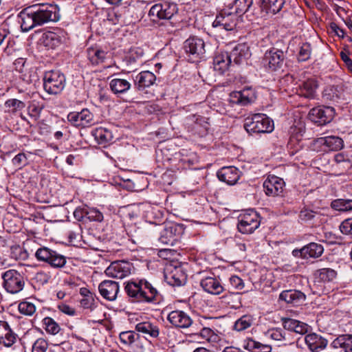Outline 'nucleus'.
Instances as JSON below:
<instances>
[{"instance_id": "1", "label": "nucleus", "mask_w": 352, "mask_h": 352, "mask_svg": "<svg viewBox=\"0 0 352 352\" xmlns=\"http://www.w3.org/2000/svg\"><path fill=\"white\" fill-rule=\"evenodd\" d=\"M19 17L22 30L28 32L36 26L58 21V8L50 3L36 4L21 11Z\"/></svg>"}, {"instance_id": "2", "label": "nucleus", "mask_w": 352, "mask_h": 352, "mask_svg": "<svg viewBox=\"0 0 352 352\" xmlns=\"http://www.w3.org/2000/svg\"><path fill=\"white\" fill-rule=\"evenodd\" d=\"M124 289L127 295L138 302L156 304L162 299L160 293L145 279L129 281Z\"/></svg>"}, {"instance_id": "3", "label": "nucleus", "mask_w": 352, "mask_h": 352, "mask_svg": "<svg viewBox=\"0 0 352 352\" xmlns=\"http://www.w3.org/2000/svg\"><path fill=\"white\" fill-rule=\"evenodd\" d=\"M243 127L251 135L268 133L274 130V122L265 114L255 113L245 119Z\"/></svg>"}, {"instance_id": "4", "label": "nucleus", "mask_w": 352, "mask_h": 352, "mask_svg": "<svg viewBox=\"0 0 352 352\" xmlns=\"http://www.w3.org/2000/svg\"><path fill=\"white\" fill-rule=\"evenodd\" d=\"M43 82V89L47 94L57 95L64 89L66 79L59 70H49L44 73Z\"/></svg>"}, {"instance_id": "5", "label": "nucleus", "mask_w": 352, "mask_h": 352, "mask_svg": "<svg viewBox=\"0 0 352 352\" xmlns=\"http://www.w3.org/2000/svg\"><path fill=\"white\" fill-rule=\"evenodd\" d=\"M209 45L197 36H191L184 43V48L188 55V59L192 63L199 62L206 58V54L209 49Z\"/></svg>"}, {"instance_id": "6", "label": "nucleus", "mask_w": 352, "mask_h": 352, "mask_svg": "<svg viewBox=\"0 0 352 352\" xmlns=\"http://www.w3.org/2000/svg\"><path fill=\"white\" fill-rule=\"evenodd\" d=\"M35 257L38 261L46 263L54 269L63 268L67 263L66 256L45 246L36 251Z\"/></svg>"}, {"instance_id": "7", "label": "nucleus", "mask_w": 352, "mask_h": 352, "mask_svg": "<svg viewBox=\"0 0 352 352\" xmlns=\"http://www.w3.org/2000/svg\"><path fill=\"white\" fill-rule=\"evenodd\" d=\"M177 12V5L175 3L164 1L152 6L148 16L153 21L157 22L170 19Z\"/></svg>"}, {"instance_id": "8", "label": "nucleus", "mask_w": 352, "mask_h": 352, "mask_svg": "<svg viewBox=\"0 0 352 352\" xmlns=\"http://www.w3.org/2000/svg\"><path fill=\"white\" fill-rule=\"evenodd\" d=\"M3 287L8 293L15 294L23 290L25 280L22 274L16 270H8L1 275Z\"/></svg>"}, {"instance_id": "9", "label": "nucleus", "mask_w": 352, "mask_h": 352, "mask_svg": "<svg viewBox=\"0 0 352 352\" xmlns=\"http://www.w3.org/2000/svg\"><path fill=\"white\" fill-rule=\"evenodd\" d=\"M260 223V215L255 210H249L239 216L237 229L242 234H252Z\"/></svg>"}, {"instance_id": "10", "label": "nucleus", "mask_w": 352, "mask_h": 352, "mask_svg": "<svg viewBox=\"0 0 352 352\" xmlns=\"http://www.w3.org/2000/svg\"><path fill=\"white\" fill-rule=\"evenodd\" d=\"M335 111L333 107L319 106L311 109L309 113V119L318 125H324L333 118Z\"/></svg>"}, {"instance_id": "11", "label": "nucleus", "mask_w": 352, "mask_h": 352, "mask_svg": "<svg viewBox=\"0 0 352 352\" xmlns=\"http://www.w3.org/2000/svg\"><path fill=\"white\" fill-rule=\"evenodd\" d=\"M132 268V263L124 261H118L111 263L105 270L104 273L107 276L122 279L131 274Z\"/></svg>"}, {"instance_id": "12", "label": "nucleus", "mask_w": 352, "mask_h": 352, "mask_svg": "<svg viewBox=\"0 0 352 352\" xmlns=\"http://www.w3.org/2000/svg\"><path fill=\"white\" fill-rule=\"evenodd\" d=\"M67 120L74 126L85 128L93 124L94 115L89 109H83L79 112H70Z\"/></svg>"}, {"instance_id": "13", "label": "nucleus", "mask_w": 352, "mask_h": 352, "mask_svg": "<svg viewBox=\"0 0 352 352\" xmlns=\"http://www.w3.org/2000/svg\"><path fill=\"white\" fill-rule=\"evenodd\" d=\"M285 58L282 50L273 47L265 53L263 63L266 67L276 71L282 67Z\"/></svg>"}, {"instance_id": "14", "label": "nucleus", "mask_w": 352, "mask_h": 352, "mask_svg": "<svg viewBox=\"0 0 352 352\" xmlns=\"http://www.w3.org/2000/svg\"><path fill=\"white\" fill-rule=\"evenodd\" d=\"M182 233V227L179 224H168L160 233L159 241L167 245H174Z\"/></svg>"}, {"instance_id": "15", "label": "nucleus", "mask_w": 352, "mask_h": 352, "mask_svg": "<svg viewBox=\"0 0 352 352\" xmlns=\"http://www.w3.org/2000/svg\"><path fill=\"white\" fill-rule=\"evenodd\" d=\"M238 16L232 12H221L217 15L212 27L226 31L233 30L237 24Z\"/></svg>"}, {"instance_id": "16", "label": "nucleus", "mask_w": 352, "mask_h": 352, "mask_svg": "<svg viewBox=\"0 0 352 352\" xmlns=\"http://www.w3.org/2000/svg\"><path fill=\"white\" fill-rule=\"evenodd\" d=\"M256 98L254 90L248 87L241 91L231 92L229 96V102L232 104L246 106L252 103Z\"/></svg>"}, {"instance_id": "17", "label": "nucleus", "mask_w": 352, "mask_h": 352, "mask_svg": "<svg viewBox=\"0 0 352 352\" xmlns=\"http://www.w3.org/2000/svg\"><path fill=\"white\" fill-rule=\"evenodd\" d=\"M263 186L266 195L280 196L283 192L285 182L282 178L277 176L269 175L264 181Z\"/></svg>"}, {"instance_id": "18", "label": "nucleus", "mask_w": 352, "mask_h": 352, "mask_svg": "<svg viewBox=\"0 0 352 352\" xmlns=\"http://www.w3.org/2000/svg\"><path fill=\"white\" fill-rule=\"evenodd\" d=\"M167 320L173 327L180 329L188 328L193 324L190 316L182 310L170 311L167 316Z\"/></svg>"}, {"instance_id": "19", "label": "nucleus", "mask_w": 352, "mask_h": 352, "mask_svg": "<svg viewBox=\"0 0 352 352\" xmlns=\"http://www.w3.org/2000/svg\"><path fill=\"white\" fill-rule=\"evenodd\" d=\"M100 295L109 301L115 300L119 292L118 283L114 280H104L98 286Z\"/></svg>"}, {"instance_id": "20", "label": "nucleus", "mask_w": 352, "mask_h": 352, "mask_svg": "<svg viewBox=\"0 0 352 352\" xmlns=\"http://www.w3.org/2000/svg\"><path fill=\"white\" fill-rule=\"evenodd\" d=\"M17 338V334L11 329L9 323L0 320V344L10 347L16 342Z\"/></svg>"}, {"instance_id": "21", "label": "nucleus", "mask_w": 352, "mask_h": 352, "mask_svg": "<svg viewBox=\"0 0 352 352\" xmlns=\"http://www.w3.org/2000/svg\"><path fill=\"white\" fill-rule=\"evenodd\" d=\"M42 43L46 47L55 49L65 42L66 36L63 31L47 32L42 36Z\"/></svg>"}, {"instance_id": "22", "label": "nucleus", "mask_w": 352, "mask_h": 352, "mask_svg": "<svg viewBox=\"0 0 352 352\" xmlns=\"http://www.w3.org/2000/svg\"><path fill=\"white\" fill-rule=\"evenodd\" d=\"M166 282L172 286L184 285L187 280V276L180 267H175L171 270H166L165 272Z\"/></svg>"}, {"instance_id": "23", "label": "nucleus", "mask_w": 352, "mask_h": 352, "mask_svg": "<svg viewBox=\"0 0 352 352\" xmlns=\"http://www.w3.org/2000/svg\"><path fill=\"white\" fill-rule=\"evenodd\" d=\"M200 285L207 293L219 295L224 290L219 278L215 276H207L201 279Z\"/></svg>"}, {"instance_id": "24", "label": "nucleus", "mask_w": 352, "mask_h": 352, "mask_svg": "<svg viewBox=\"0 0 352 352\" xmlns=\"http://www.w3.org/2000/svg\"><path fill=\"white\" fill-rule=\"evenodd\" d=\"M305 342L312 352H319L324 349L328 344V340L326 338L315 333L306 335Z\"/></svg>"}, {"instance_id": "25", "label": "nucleus", "mask_w": 352, "mask_h": 352, "mask_svg": "<svg viewBox=\"0 0 352 352\" xmlns=\"http://www.w3.org/2000/svg\"><path fill=\"white\" fill-rule=\"evenodd\" d=\"M305 294L296 289H288L283 291L279 295V300L285 301L288 304L297 306L305 302Z\"/></svg>"}, {"instance_id": "26", "label": "nucleus", "mask_w": 352, "mask_h": 352, "mask_svg": "<svg viewBox=\"0 0 352 352\" xmlns=\"http://www.w3.org/2000/svg\"><path fill=\"white\" fill-rule=\"evenodd\" d=\"M217 177L221 182L234 185L240 177L239 170L234 166L223 167L217 172Z\"/></svg>"}, {"instance_id": "27", "label": "nucleus", "mask_w": 352, "mask_h": 352, "mask_svg": "<svg viewBox=\"0 0 352 352\" xmlns=\"http://www.w3.org/2000/svg\"><path fill=\"white\" fill-rule=\"evenodd\" d=\"M229 55L234 63L239 65L249 58L251 53L247 44L239 43L233 48Z\"/></svg>"}, {"instance_id": "28", "label": "nucleus", "mask_w": 352, "mask_h": 352, "mask_svg": "<svg viewBox=\"0 0 352 352\" xmlns=\"http://www.w3.org/2000/svg\"><path fill=\"white\" fill-rule=\"evenodd\" d=\"M318 87V82L315 78H308L301 82L299 85L298 92L300 96H303L309 99H313L316 96V92Z\"/></svg>"}, {"instance_id": "29", "label": "nucleus", "mask_w": 352, "mask_h": 352, "mask_svg": "<svg viewBox=\"0 0 352 352\" xmlns=\"http://www.w3.org/2000/svg\"><path fill=\"white\" fill-rule=\"evenodd\" d=\"M156 80L155 75L149 71L140 72L135 78V84L139 90L150 87Z\"/></svg>"}, {"instance_id": "30", "label": "nucleus", "mask_w": 352, "mask_h": 352, "mask_svg": "<svg viewBox=\"0 0 352 352\" xmlns=\"http://www.w3.org/2000/svg\"><path fill=\"white\" fill-rule=\"evenodd\" d=\"M91 134L98 144L104 147L111 143L113 139L112 132L104 127L96 128L92 131Z\"/></svg>"}, {"instance_id": "31", "label": "nucleus", "mask_w": 352, "mask_h": 352, "mask_svg": "<svg viewBox=\"0 0 352 352\" xmlns=\"http://www.w3.org/2000/svg\"><path fill=\"white\" fill-rule=\"evenodd\" d=\"M231 62L229 54L227 52L218 53L213 59L214 69L222 74L228 70Z\"/></svg>"}, {"instance_id": "32", "label": "nucleus", "mask_w": 352, "mask_h": 352, "mask_svg": "<svg viewBox=\"0 0 352 352\" xmlns=\"http://www.w3.org/2000/svg\"><path fill=\"white\" fill-rule=\"evenodd\" d=\"M284 329L299 334H305L307 331V325L300 321L283 318L281 319Z\"/></svg>"}, {"instance_id": "33", "label": "nucleus", "mask_w": 352, "mask_h": 352, "mask_svg": "<svg viewBox=\"0 0 352 352\" xmlns=\"http://www.w3.org/2000/svg\"><path fill=\"white\" fill-rule=\"evenodd\" d=\"M87 58L93 65L104 63L106 58V52L98 46L90 47L87 50Z\"/></svg>"}, {"instance_id": "34", "label": "nucleus", "mask_w": 352, "mask_h": 352, "mask_svg": "<svg viewBox=\"0 0 352 352\" xmlns=\"http://www.w3.org/2000/svg\"><path fill=\"white\" fill-rule=\"evenodd\" d=\"M243 346L250 352H272V346L270 344H263L253 338L245 340Z\"/></svg>"}, {"instance_id": "35", "label": "nucleus", "mask_w": 352, "mask_h": 352, "mask_svg": "<svg viewBox=\"0 0 352 352\" xmlns=\"http://www.w3.org/2000/svg\"><path fill=\"white\" fill-rule=\"evenodd\" d=\"M285 0H262L261 9L267 14L274 15L281 11Z\"/></svg>"}, {"instance_id": "36", "label": "nucleus", "mask_w": 352, "mask_h": 352, "mask_svg": "<svg viewBox=\"0 0 352 352\" xmlns=\"http://www.w3.org/2000/svg\"><path fill=\"white\" fill-rule=\"evenodd\" d=\"M135 330L153 338H157L160 334L158 327L148 321L138 323L135 326Z\"/></svg>"}, {"instance_id": "37", "label": "nucleus", "mask_w": 352, "mask_h": 352, "mask_svg": "<svg viewBox=\"0 0 352 352\" xmlns=\"http://www.w3.org/2000/svg\"><path fill=\"white\" fill-rule=\"evenodd\" d=\"M324 248L320 244L310 243L302 247L303 258H318L323 253Z\"/></svg>"}, {"instance_id": "38", "label": "nucleus", "mask_w": 352, "mask_h": 352, "mask_svg": "<svg viewBox=\"0 0 352 352\" xmlns=\"http://www.w3.org/2000/svg\"><path fill=\"white\" fill-rule=\"evenodd\" d=\"M111 90L115 94H124L131 88V83L126 79L113 78L110 81Z\"/></svg>"}, {"instance_id": "39", "label": "nucleus", "mask_w": 352, "mask_h": 352, "mask_svg": "<svg viewBox=\"0 0 352 352\" xmlns=\"http://www.w3.org/2000/svg\"><path fill=\"white\" fill-rule=\"evenodd\" d=\"M314 275L320 281L329 283L336 278L337 272L331 268H322L316 270Z\"/></svg>"}, {"instance_id": "40", "label": "nucleus", "mask_w": 352, "mask_h": 352, "mask_svg": "<svg viewBox=\"0 0 352 352\" xmlns=\"http://www.w3.org/2000/svg\"><path fill=\"white\" fill-rule=\"evenodd\" d=\"M254 323V318L251 315H243L236 320L234 324L233 329L236 331H243L250 328Z\"/></svg>"}, {"instance_id": "41", "label": "nucleus", "mask_w": 352, "mask_h": 352, "mask_svg": "<svg viewBox=\"0 0 352 352\" xmlns=\"http://www.w3.org/2000/svg\"><path fill=\"white\" fill-rule=\"evenodd\" d=\"M253 3V0H234L231 9L234 10V14L242 15L245 14Z\"/></svg>"}, {"instance_id": "42", "label": "nucleus", "mask_w": 352, "mask_h": 352, "mask_svg": "<svg viewBox=\"0 0 352 352\" xmlns=\"http://www.w3.org/2000/svg\"><path fill=\"white\" fill-rule=\"evenodd\" d=\"M349 334H342L338 336L330 344V347L334 350L340 349L341 352H345L346 346H348Z\"/></svg>"}, {"instance_id": "43", "label": "nucleus", "mask_w": 352, "mask_h": 352, "mask_svg": "<svg viewBox=\"0 0 352 352\" xmlns=\"http://www.w3.org/2000/svg\"><path fill=\"white\" fill-rule=\"evenodd\" d=\"M331 206L336 210L347 212L352 210V199H338L333 200Z\"/></svg>"}, {"instance_id": "44", "label": "nucleus", "mask_w": 352, "mask_h": 352, "mask_svg": "<svg viewBox=\"0 0 352 352\" xmlns=\"http://www.w3.org/2000/svg\"><path fill=\"white\" fill-rule=\"evenodd\" d=\"M325 140L327 150L339 151L344 146L342 139L338 136H326Z\"/></svg>"}, {"instance_id": "45", "label": "nucleus", "mask_w": 352, "mask_h": 352, "mask_svg": "<svg viewBox=\"0 0 352 352\" xmlns=\"http://www.w3.org/2000/svg\"><path fill=\"white\" fill-rule=\"evenodd\" d=\"M119 338L123 344L131 346L140 338V336L133 331H126L120 333Z\"/></svg>"}, {"instance_id": "46", "label": "nucleus", "mask_w": 352, "mask_h": 352, "mask_svg": "<svg viewBox=\"0 0 352 352\" xmlns=\"http://www.w3.org/2000/svg\"><path fill=\"white\" fill-rule=\"evenodd\" d=\"M43 328L48 333L56 335L60 331V325L50 317L43 318Z\"/></svg>"}, {"instance_id": "47", "label": "nucleus", "mask_w": 352, "mask_h": 352, "mask_svg": "<svg viewBox=\"0 0 352 352\" xmlns=\"http://www.w3.org/2000/svg\"><path fill=\"white\" fill-rule=\"evenodd\" d=\"M25 107V104L23 101L16 98L9 99L5 102V107L7 111L13 113L21 111Z\"/></svg>"}, {"instance_id": "48", "label": "nucleus", "mask_w": 352, "mask_h": 352, "mask_svg": "<svg viewBox=\"0 0 352 352\" xmlns=\"http://www.w3.org/2000/svg\"><path fill=\"white\" fill-rule=\"evenodd\" d=\"M28 256V252L20 245L12 246L10 249V257L16 261H25Z\"/></svg>"}, {"instance_id": "49", "label": "nucleus", "mask_w": 352, "mask_h": 352, "mask_svg": "<svg viewBox=\"0 0 352 352\" xmlns=\"http://www.w3.org/2000/svg\"><path fill=\"white\" fill-rule=\"evenodd\" d=\"M265 336L267 338H270V339L278 341V342H282L285 341L286 340L285 338V332L284 330L280 329V328H274L272 329H269L266 333Z\"/></svg>"}, {"instance_id": "50", "label": "nucleus", "mask_w": 352, "mask_h": 352, "mask_svg": "<svg viewBox=\"0 0 352 352\" xmlns=\"http://www.w3.org/2000/svg\"><path fill=\"white\" fill-rule=\"evenodd\" d=\"M85 216L89 221L100 222L103 220L102 213L98 209L86 206Z\"/></svg>"}, {"instance_id": "51", "label": "nucleus", "mask_w": 352, "mask_h": 352, "mask_svg": "<svg viewBox=\"0 0 352 352\" xmlns=\"http://www.w3.org/2000/svg\"><path fill=\"white\" fill-rule=\"evenodd\" d=\"M311 54V47L308 43H303L299 50L298 60V61L304 62L309 60Z\"/></svg>"}, {"instance_id": "52", "label": "nucleus", "mask_w": 352, "mask_h": 352, "mask_svg": "<svg viewBox=\"0 0 352 352\" xmlns=\"http://www.w3.org/2000/svg\"><path fill=\"white\" fill-rule=\"evenodd\" d=\"M18 309L21 314L26 316H32L36 311L34 304L28 301L20 302Z\"/></svg>"}, {"instance_id": "53", "label": "nucleus", "mask_w": 352, "mask_h": 352, "mask_svg": "<svg viewBox=\"0 0 352 352\" xmlns=\"http://www.w3.org/2000/svg\"><path fill=\"white\" fill-rule=\"evenodd\" d=\"M207 119L201 116L192 114L188 116L187 120L188 124H195L196 125L206 128L208 124Z\"/></svg>"}, {"instance_id": "54", "label": "nucleus", "mask_w": 352, "mask_h": 352, "mask_svg": "<svg viewBox=\"0 0 352 352\" xmlns=\"http://www.w3.org/2000/svg\"><path fill=\"white\" fill-rule=\"evenodd\" d=\"M325 137L315 139L311 144V148L313 151L320 152L327 151Z\"/></svg>"}, {"instance_id": "55", "label": "nucleus", "mask_w": 352, "mask_h": 352, "mask_svg": "<svg viewBox=\"0 0 352 352\" xmlns=\"http://www.w3.org/2000/svg\"><path fill=\"white\" fill-rule=\"evenodd\" d=\"M47 348V342L43 338H38L33 344L32 352H46Z\"/></svg>"}, {"instance_id": "56", "label": "nucleus", "mask_w": 352, "mask_h": 352, "mask_svg": "<svg viewBox=\"0 0 352 352\" xmlns=\"http://www.w3.org/2000/svg\"><path fill=\"white\" fill-rule=\"evenodd\" d=\"M12 164L18 168H21L28 164V158L23 153L17 154L12 160Z\"/></svg>"}, {"instance_id": "57", "label": "nucleus", "mask_w": 352, "mask_h": 352, "mask_svg": "<svg viewBox=\"0 0 352 352\" xmlns=\"http://www.w3.org/2000/svg\"><path fill=\"white\" fill-rule=\"evenodd\" d=\"M340 232L344 234L352 235V219H347L340 226Z\"/></svg>"}, {"instance_id": "58", "label": "nucleus", "mask_w": 352, "mask_h": 352, "mask_svg": "<svg viewBox=\"0 0 352 352\" xmlns=\"http://www.w3.org/2000/svg\"><path fill=\"white\" fill-rule=\"evenodd\" d=\"M316 214V212L311 210L304 208L300 212L299 218L301 221H309L315 217Z\"/></svg>"}, {"instance_id": "59", "label": "nucleus", "mask_w": 352, "mask_h": 352, "mask_svg": "<svg viewBox=\"0 0 352 352\" xmlns=\"http://www.w3.org/2000/svg\"><path fill=\"white\" fill-rule=\"evenodd\" d=\"M95 294L84 296L80 300L81 306L85 309H92L95 303Z\"/></svg>"}, {"instance_id": "60", "label": "nucleus", "mask_w": 352, "mask_h": 352, "mask_svg": "<svg viewBox=\"0 0 352 352\" xmlns=\"http://www.w3.org/2000/svg\"><path fill=\"white\" fill-rule=\"evenodd\" d=\"M199 338H201L202 340H206V341H210L212 337L214 336V332L213 331L207 327H204L201 329L200 332L197 334H196Z\"/></svg>"}, {"instance_id": "61", "label": "nucleus", "mask_w": 352, "mask_h": 352, "mask_svg": "<svg viewBox=\"0 0 352 352\" xmlns=\"http://www.w3.org/2000/svg\"><path fill=\"white\" fill-rule=\"evenodd\" d=\"M229 281L232 287L236 289L241 290L244 288L243 280L238 276H232Z\"/></svg>"}, {"instance_id": "62", "label": "nucleus", "mask_w": 352, "mask_h": 352, "mask_svg": "<svg viewBox=\"0 0 352 352\" xmlns=\"http://www.w3.org/2000/svg\"><path fill=\"white\" fill-rule=\"evenodd\" d=\"M186 153H187L186 151L183 150L182 152L180 153V154L182 155V158H181V162L185 164H188L189 165L194 164V162L196 160V156L195 153H191L190 156H188L186 155Z\"/></svg>"}, {"instance_id": "63", "label": "nucleus", "mask_w": 352, "mask_h": 352, "mask_svg": "<svg viewBox=\"0 0 352 352\" xmlns=\"http://www.w3.org/2000/svg\"><path fill=\"white\" fill-rule=\"evenodd\" d=\"M327 91V90L326 91ZM329 93H326L325 94L330 96V100L337 102L340 98V93L338 91L337 87H331L328 90Z\"/></svg>"}, {"instance_id": "64", "label": "nucleus", "mask_w": 352, "mask_h": 352, "mask_svg": "<svg viewBox=\"0 0 352 352\" xmlns=\"http://www.w3.org/2000/svg\"><path fill=\"white\" fill-rule=\"evenodd\" d=\"M86 206L83 207H78L74 212V216L76 220L83 221L84 219H86Z\"/></svg>"}]
</instances>
